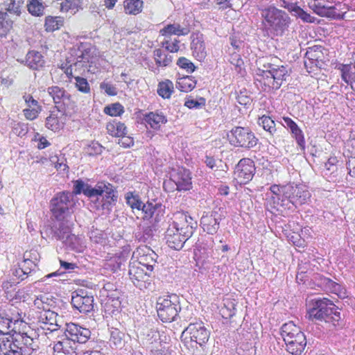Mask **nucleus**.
I'll return each instance as SVG.
<instances>
[{
    "mask_svg": "<svg viewBox=\"0 0 355 355\" xmlns=\"http://www.w3.org/2000/svg\"><path fill=\"white\" fill-rule=\"evenodd\" d=\"M338 309V308L328 298L317 297L309 302L308 313L311 319L324 320L336 327L339 325L341 318Z\"/></svg>",
    "mask_w": 355,
    "mask_h": 355,
    "instance_id": "1",
    "label": "nucleus"
},
{
    "mask_svg": "<svg viewBox=\"0 0 355 355\" xmlns=\"http://www.w3.org/2000/svg\"><path fill=\"white\" fill-rule=\"evenodd\" d=\"M280 334L286 344V350L292 355H301L306 346V338L293 322L284 324Z\"/></svg>",
    "mask_w": 355,
    "mask_h": 355,
    "instance_id": "2",
    "label": "nucleus"
},
{
    "mask_svg": "<svg viewBox=\"0 0 355 355\" xmlns=\"http://www.w3.org/2000/svg\"><path fill=\"white\" fill-rule=\"evenodd\" d=\"M261 15L275 35L282 36L288 31L291 19L285 11L270 6L262 9Z\"/></svg>",
    "mask_w": 355,
    "mask_h": 355,
    "instance_id": "3",
    "label": "nucleus"
},
{
    "mask_svg": "<svg viewBox=\"0 0 355 355\" xmlns=\"http://www.w3.org/2000/svg\"><path fill=\"white\" fill-rule=\"evenodd\" d=\"M191 223V225L187 227L180 226L175 221L169 225L164 234L166 243L169 248L175 250H180L183 248L184 243L191 237L197 227L196 223Z\"/></svg>",
    "mask_w": 355,
    "mask_h": 355,
    "instance_id": "4",
    "label": "nucleus"
},
{
    "mask_svg": "<svg viewBox=\"0 0 355 355\" xmlns=\"http://www.w3.org/2000/svg\"><path fill=\"white\" fill-rule=\"evenodd\" d=\"M156 309L158 317L164 322H171L177 320L180 312V297L176 294L159 297Z\"/></svg>",
    "mask_w": 355,
    "mask_h": 355,
    "instance_id": "5",
    "label": "nucleus"
},
{
    "mask_svg": "<svg viewBox=\"0 0 355 355\" xmlns=\"http://www.w3.org/2000/svg\"><path fill=\"white\" fill-rule=\"evenodd\" d=\"M227 138L232 146L245 150L254 148L259 141V139L248 127H234L227 134Z\"/></svg>",
    "mask_w": 355,
    "mask_h": 355,
    "instance_id": "6",
    "label": "nucleus"
},
{
    "mask_svg": "<svg viewBox=\"0 0 355 355\" xmlns=\"http://www.w3.org/2000/svg\"><path fill=\"white\" fill-rule=\"evenodd\" d=\"M73 194L69 191L56 193L51 200V211L56 220L72 218Z\"/></svg>",
    "mask_w": 355,
    "mask_h": 355,
    "instance_id": "7",
    "label": "nucleus"
},
{
    "mask_svg": "<svg viewBox=\"0 0 355 355\" xmlns=\"http://www.w3.org/2000/svg\"><path fill=\"white\" fill-rule=\"evenodd\" d=\"M128 275L133 284L141 291H152L154 288L153 272L146 270L135 262L129 265Z\"/></svg>",
    "mask_w": 355,
    "mask_h": 355,
    "instance_id": "8",
    "label": "nucleus"
},
{
    "mask_svg": "<svg viewBox=\"0 0 355 355\" xmlns=\"http://www.w3.org/2000/svg\"><path fill=\"white\" fill-rule=\"evenodd\" d=\"M94 197L101 196V201L97 198L98 201L97 207L110 212L117 201L118 195L116 188L109 182L101 181L96 183Z\"/></svg>",
    "mask_w": 355,
    "mask_h": 355,
    "instance_id": "9",
    "label": "nucleus"
},
{
    "mask_svg": "<svg viewBox=\"0 0 355 355\" xmlns=\"http://www.w3.org/2000/svg\"><path fill=\"white\" fill-rule=\"evenodd\" d=\"M184 334H189L191 341L199 345L202 349L207 352V343L210 337V331L202 321L190 322L182 333V336Z\"/></svg>",
    "mask_w": 355,
    "mask_h": 355,
    "instance_id": "10",
    "label": "nucleus"
},
{
    "mask_svg": "<svg viewBox=\"0 0 355 355\" xmlns=\"http://www.w3.org/2000/svg\"><path fill=\"white\" fill-rule=\"evenodd\" d=\"M71 304L80 313L87 314L93 311L94 297L85 289H77L71 293Z\"/></svg>",
    "mask_w": 355,
    "mask_h": 355,
    "instance_id": "11",
    "label": "nucleus"
},
{
    "mask_svg": "<svg viewBox=\"0 0 355 355\" xmlns=\"http://www.w3.org/2000/svg\"><path fill=\"white\" fill-rule=\"evenodd\" d=\"M19 322V320H15L13 323L14 327L12 331H14V334L12 335V337L19 346H22L23 348L30 350L31 354L32 352L36 350L37 347L35 341L37 334L33 329H31L30 327L27 326L26 323L24 324L23 331L17 332L15 329Z\"/></svg>",
    "mask_w": 355,
    "mask_h": 355,
    "instance_id": "12",
    "label": "nucleus"
},
{
    "mask_svg": "<svg viewBox=\"0 0 355 355\" xmlns=\"http://www.w3.org/2000/svg\"><path fill=\"white\" fill-rule=\"evenodd\" d=\"M255 165L252 160L241 159L235 167L234 179L240 184H245L252 180L255 173Z\"/></svg>",
    "mask_w": 355,
    "mask_h": 355,
    "instance_id": "13",
    "label": "nucleus"
},
{
    "mask_svg": "<svg viewBox=\"0 0 355 355\" xmlns=\"http://www.w3.org/2000/svg\"><path fill=\"white\" fill-rule=\"evenodd\" d=\"M284 195L295 207L304 204L310 197L308 190L302 186L290 184L282 187Z\"/></svg>",
    "mask_w": 355,
    "mask_h": 355,
    "instance_id": "14",
    "label": "nucleus"
},
{
    "mask_svg": "<svg viewBox=\"0 0 355 355\" xmlns=\"http://www.w3.org/2000/svg\"><path fill=\"white\" fill-rule=\"evenodd\" d=\"M170 180L175 183L178 191H189L192 189L191 173L189 169L178 168L171 173Z\"/></svg>",
    "mask_w": 355,
    "mask_h": 355,
    "instance_id": "15",
    "label": "nucleus"
},
{
    "mask_svg": "<svg viewBox=\"0 0 355 355\" xmlns=\"http://www.w3.org/2000/svg\"><path fill=\"white\" fill-rule=\"evenodd\" d=\"M309 7L318 15L334 19L341 18V14L334 6H328L322 0H311Z\"/></svg>",
    "mask_w": 355,
    "mask_h": 355,
    "instance_id": "16",
    "label": "nucleus"
},
{
    "mask_svg": "<svg viewBox=\"0 0 355 355\" xmlns=\"http://www.w3.org/2000/svg\"><path fill=\"white\" fill-rule=\"evenodd\" d=\"M65 336L68 340L74 343H85L91 336V331L77 324L69 323L67 324Z\"/></svg>",
    "mask_w": 355,
    "mask_h": 355,
    "instance_id": "17",
    "label": "nucleus"
},
{
    "mask_svg": "<svg viewBox=\"0 0 355 355\" xmlns=\"http://www.w3.org/2000/svg\"><path fill=\"white\" fill-rule=\"evenodd\" d=\"M0 355H30V350L19 346L12 336L0 337Z\"/></svg>",
    "mask_w": 355,
    "mask_h": 355,
    "instance_id": "18",
    "label": "nucleus"
},
{
    "mask_svg": "<svg viewBox=\"0 0 355 355\" xmlns=\"http://www.w3.org/2000/svg\"><path fill=\"white\" fill-rule=\"evenodd\" d=\"M165 213V206L162 203L153 200L147 201L142 211L144 220H151V222L158 223L163 218Z\"/></svg>",
    "mask_w": 355,
    "mask_h": 355,
    "instance_id": "19",
    "label": "nucleus"
},
{
    "mask_svg": "<svg viewBox=\"0 0 355 355\" xmlns=\"http://www.w3.org/2000/svg\"><path fill=\"white\" fill-rule=\"evenodd\" d=\"M165 213V206L162 203L153 200L147 201L142 211L144 220H151V222L158 223L163 218Z\"/></svg>",
    "mask_w": 355,
    "mask_h": 355,
    "instance_id": "20",
    "label": "nucleus"
},
{
    "mask_svg": "<svg viewBox=\"0 0 355 355\" xmlns=\"http://www.w3.org/2000/svg\"><path fill=\"white\" fill-rule=\"evenodd\" d=\"M314 283L324 291L336 294L340 297H345V291L342 288L341 285L328 277L321 275H317L315 277Z\"/></svg>",
    "mask_w": 355,
    "mask_h": 355,
    "instance_id": "21",
    "label": "nucleus"
},
{
    "mask_svg": "<svg viewBox=\"0 0 355 355\" xmlns=\"http://www.w3.org/2000/svg\"><path fill=\"white\" fill-rule=\"evenodd\" d=\"M57 220L58 223L55 224L51 229L52 237L62 241L71 232L73 220V218H67Z\"/></svg>",
    "mask_w": 355,
    "mask_h": 355,
    "instance_id": "22",
    "label": "nucleus"
},
{
    "mask_svg": "<svg viewBox=\"0 0 355 355\" xmlns=\"http://www.w3.org/2000/svg\"><path fill=\"white\" fill-rule=\"evenodd\" d=\"M139 257L138 261L135 263L146 268L148 271L153 272L155 267L157 266V260L158 255L150 248L145 246L140 248Z\"/></svg>",
    "mask_w": 355,
    "mask_h": 355,
    "instance_id": "23",
    "label": "nucleus"
},
{
    "mask_svg": "<svg viewBox=\"0 0 355 355\" xmlns=\"http://www.w3.org/2000/svg\"><path fill=\"white\" fill-rule=\"evenodd\" d=\"M220 218L217 211L203 214L200 219V225L207 234L214 235L219 228Z\"/></svg>",
    "mask_w": 355,
    "mask_h": 355,
    "instance_id": "24",
    "label": "nucleus"
},
{
    "mask_svg": "<svg viewBox=\"0 0 355 355\" xmlns=\"http://www.w3.org/2000/svg\"><path fill=\"white\" fill-rule=\"evenodd\" d=\"M49 94L52 97L53 102L58 106V110L63 109V105H68L70 102L71 95L64 89L58 86L49 87L47 89Z\"/></svg>",
    "mask_w": 355,
    "mask_h": 355,
    "instance_id": "25",
    "label": "nucleus"
},
{
    "mask_svg": "<svg viewBox=\"0 0 355 355\" xmlns=\"http://www.w3.org/2000/svg\"><path fill=\"white\" fill-rule=\"evenodd\" d=\"M191 49L192 50L193 56L198 60H203L207 55L205 44L203 36L200 33H193L191 36Z\"/></svg>",
    "mask_w": 355,
    "mask_h": 355,
    "instance_id": "26",
    "label": "nucleus"
},
{
    "mask_svg": "<svg viewBox=\"0 0 355 355\" xmlns=\"http://www.w3.org/2000/svg\"><path fill=\"white\" fill-rule=\"evenodd\" d=\"M21 63L33 70H39L44 65L45 60L41 53L33 50L27 53Z\"/></svg>",
    "mask_w": 355,
    "mask_h": 355,
    "instance_id": "27",
    "label": "nucleus"
},
{
    "mask_svg": "<svg viewBox=\"0 0 355 355\" xmlns=\"http://www.w3.org/2000/svg\"><path fill=\"white\" fill-rule=\"evenodd\" d=\"M73 191L71 192V193L73 194V197L81 193H83L89 198L94 197V193L96 192L95 186L92 187L90 184L85 183L81 179H78L73 181Z\"/></svg>",
    "mask_w": 355,
    "mask_h": 355,
    "instance_id": "28",
    "label": "nucleus"
},
{
    "mask_svg": "<svg viewBox=\"0 0 355 355\" xmlns=\"http://www.w3.org/2000/svg\"><path fill=\"white\" fill-rule=\"evenodd\" d=\"M144 120L152 128L155 130L159 129L161 124H164L167 122V119L163 113L157 112H150L146 114L144 116Z\"/></svg>",
    "mask_w": 355,
    "mask_h": 355,
    "instance_id": "29",
    "label": "nucleus"
},
{
    "mask_svg": "<svg viewBox=\"0 0 355 355\" xmlns=\"http://www.w3.org/2000/svg\"><path fill=\"white\" fill-rule=\"evenodd\" d=\"M160 34L163 36H170L175 35L178 36L187 35L189 33V30L187 28H182L179 24H168L164 26L159 31Z\"/></svg>",
    "mask_w": 355,
    "mask_h": 355,
    "instance_id": "30",
    "label": "nucleus"
},
{
    "mask_svg": "<svg viewBox=\"0 0 355 355\" xmlns=\"http://www.w3.org/2000/svg\"><path fill=\"white\" fill-rule=\"evenodd\" d=\"M338 69L340 71L342 80L355 92V68L353 69L350 66H340Z\"/></svg>",
    "mask_w": 355,
    "mask_h": 355,
    "instance_id": "31",
    "label": "nucleus"
},
{
    "mask_svg": "<svg viewBox=\"0 0 355 355\" xmlns=\"http://www.w3.org/2000/svg\"><path fill=\"white\" fill-rule=\"evenodd\" d=\"M106 129L107 132L114 137H119L127 134V128L124 123L114 120L107 124Z\"/></svg>",
    "mask_w": 355,
    "mask_h": 355,
    "instance_id": "32",
    "label": "nucleus"
},
{
    "mask_svg": "<svg viewBox=\"0 0 355 355\" xmlns=\"http://www.w3.org/2000/svg\"><path fill=\"white\" fill-rule=\"evenodd\" d=\"M126 204L131 207L132 210L143 211L146 203L141 201L140 196L133 192H128L125 196Z\"/></svg>",
    "mask_w": 355,
    "mask_h": 355,
    "instance_id": "33",
    "label": "nucleus"
},
{
    "mask_svg": "<svg viewBox=\"0 0 355 355\" xmlns=\"http://www.w3.org/2000/svg\"><path fill=\"white\" fill-rule=\"evenodd\" d=\"M196 85V80L191 76H185L179 78L176 83V87L181 92H189L193 89Z\"/></svg>",
    "mask_w": 355,
    "mask_h": 355,
    "instance_id": "34",
    "label": "nucleus"
},
{
    "mask_svg": "<svg viewBox=\"0 0 355 355\" xmlns=\"http://www.w3.org/2000/svg\"><path fill=\"white\" fill-rule=\"evenodd\" d=\"M13 20L7 12L0 11V37H6L12 28Z\"/></svg>",
    "mask_w": 355,
    "mask_h": 355,
    "instance_id": "35",
    "label": "nucleus"
},
{
    "mask_svg": "<svg viewBox=\"0 0 355 355\" xmlns=\"http://www.w3.org/2000/svg\"><path fill=\"white\" fill-rule=\"evenodd\" d=\"M272 78L275 80V84H273V89H278L284 80H286V76H287V71L286 68L283 66L278 68L272 67L270 66Z\"/></svg>",
    "mask_w": 355,
    "mask_h": 355,
    "instance_id": "36",
    "label": "nucleus"
},
{
    "mask_svg": "<svg viewBox=\"0 0 355 355\" xmlns=\"http://www.w3.org/2000/svg\"><path fill=\"white\" fill-rule=\"evenodd\" d=\"M155 62L158 67H168L173 62V56L166 54L160 49H157L153 52Z\"/></svg>",
    "mask_w": 355,
    "mask_h": 355,
    "instance_id": "37",
    "label": "nucleus"
},
{
    "mask_svg": "<svg viewBox=\"0 0 355 355\" xmlns=\"http://www.w3.org/2000/svg\"><path fill=\"white\" fill-rule=\"evenodd\" d=\"M62 242L69 250L78 252L80 251L82 249L80 238L73 234H71V232Z\"/></svg>",
    "mask_w": 355,
    "mask_h": 355,
    "instance_id": "38",
    "label": "nucleus"
},
{
    "mask_svg": "<svg viewBox=\"0 0 355 355\" xmlns=\"http://www.w3.org/2000/svg\"><path fill=\"white\" fill-rule=\"evenodd\" d=\"M46 6L41 0H28L27 3L28 11L33 16L40 17L44 14Z\"/></svg>",
    "mask_w": 355,
    "mask_h": 355,
    "instance_id": "39",
    "label": "nucleus"
},
{
    "mask_svg": "<svg viewBox=\"0 0 355 355\" xmlns=\"http://www.w3.org/2000/svg\"><path fill=\"white\" fill-rule=\"evenodd\" d=\"M257 76L259 77V78H257V80L261 83L264 86L268 87L269 89H273L275 80L272 78L270 69L266 70L258 69L257 71Z\"/></svg>",
    "mask_w": 355,
    "mask_h": 355,
    "instance_id": "40",
    "label": "nucleus"
},
{
    "mask_svg": "<svg viewBox=\"0 0 355 355\" xmlns=\"http://www.w3.org/2000/svg\"><path fill=\"white\" fill-rule=\"evenodd\" d=\"M64 19L61 17L47 16L45 18L44 28L47 32H53L63 26Z\"/></svg>",
    "mask_w": 355,
    "mask_h": 355,
    "instance_id": "41",
    "label": "nucleus"
},
{
    "mask_svg": "<svg viewBox=\"0 0 355 355\" xmlns=\"http://www.w3.org/2000/svg\"><path fill=\"white\" fill-rule=\"evenodd\" d=\"M144 2L141 0H127L124 2L125 13L137 15L142 11Z\"/></svg>",
    "mask_w": 355,
    "mask_h": 355,
    "instance_id": "42",
    "label": "nucleus"
},
{
    "mask_svg": "<svg viewBox=\"0 0 355 355\" xmlns=\"http://www.w3.org/2000/svg\"><path fill=\"white\" fill-rule=\"evenodd\" d=\"M173 83L169 80L161 82L158 85L157 93L164 98H169L173 92Z\"/></svg>",
    "mask_w": 355,
    "mask_h": 355,
    "instance_id": "43",
    "label": "nucleus"
},
{
    "mask_svg": "<svg viewBox=\"0 0 355 355\" xmlns=\"http://www.w3.org/2000/svg\"><path fill=\"white\" fill-rule=\"evenodd\" d=\"M258 124L261 126L266 131L268 132L270 135H273L276 132L275 123L268 116L263 115L259 118Z\"/></svg>",
    "mask_w": 355,
    "mask_h": 355,
    "instance_id": "44",
    "label": "nucleus"
},
{
    "mask_svg": "<svg viewBox=\"0 0 355 355\" xmlns=\"http://www.w3.org/2000/svg\"><path fill=\"white\" fill-rule=\"evenodd\" d=\"M12 324V319L7 317L4 313L0 312V337H4L3 336L9 334L10 329H13Z\"/></svg>",
    "mask_w": 355,
    "mask_h": 355,
    "instance_id": "45",
    "label": "nucleus"
},
{
    "mask_svg": "<svg viewBox=\"0 0 355 355\" xmlns=\"http://www.w3.org/2000/svg\"><path fill=\"white\" fill-rule=\"evenodd\" d=\"M322 47L319 45L309 47L305 53V58L313 63L314 61L316 62L321 59L322 55Z\"/></svg>",
    "mask_w": 355,
    "mask_h": 355,
    "instance_id": "46",
    "label": "nucleus"
},
{
    "mask_svg": "<svg viewBox=\"0 0 355 355\" xmlns=\"http://www.w3.org/2000/svg\"><path fill=\"white\" fill-rule=\"evenodd\" d=\"M88 58L85 57L83 53H81V55L78 56L77 60L67 67L65 73L68 77L72 76L73 68L74 71H76L78 68L83 67L85 63L88 62Z\"/></svg>",
    "mask_w": 355,
    "mask_h": 355,
    "instance_id": "47",
    "label": "nucleus"
},
{
    "mask_svg": "<svg viewBox=\"0 0 355 355\" xmlns=\"http://www.w3.org/2000/svg\"><path fill=\"white\" fill-rule=\"evenodd\" d=\"M24 1L21 0H10V2L6 5V10L10 14H15L16 16L21 15V9Z\"/></svg>",
    "mask_w": 355,
    "mask_h": 355,
    "instance_id": "48",
    "label": "nucleus"
},
{
    "mask_svg": "<svg viewBox=\"0 0 355 355\" xmlns=\"http://www.w3.org/2000/svg\"><path fill=\"white\" fill-rule=\"evenodd\" d=\"M104 112L112 116H120L124 112L123 106L119 103H114L105 107Z\"/></svg>",
    "mask_w": 355,
    "mask_h": 355,
    "instance_id": "49",
    "label": "nucleus"
},
{
    "mask_svg": "<svg viewBox=\"0 0 355 355\" xmlns=\"http://www.w3.org/2000/svg\"><path fill=\"white\" fill-rule=\"evenodd\" d=\"M60 126L57 114L51 112L46 119V127L49 130L56 132L60 129Z\"/></svg>",
    "mask_w": 355,
    "mask_h": 355,
    "instance_id": "50",
    "label": "nucleus"
},
{
    "mask_svg": "<svg viewBox=\"0 0 355 355\" xmlns=\"http://www.w3.org/2000/svg\"><path fill=\"white\" fill-rule=\"evenodd\" d=\"M162 336V335L158 330L156 329H150L148 331L146 339L152 345H156L157 344H159L160 346H162V343L163 342Z\"/></svg>",
    "mask_w": 355,
    "mask_h": 355,
    "instance_id": "51",
    "label": "nucleus"
},
{
    "mask_svg": "<svg viewBox=\"0 0 355 355\" xmlns=\"http://www.w3.org/2000/svg\"><path fill=\"white\" fill-rule=\"evenodd\" d=\"M290 130H291L293 137H294L295 139L296 142L298 144V146L302 150H304L305 140H304V134H303L302 130L299 128V126L297 125H295Z\"/></svg>",
    "mask_w": 355,
    "mask_h": 355,
    "instance_id": "52",
    "label": "nucleus"
},
{
    "mask_svg": "<svg viewBox=\"0 0 355 355\" xmlns=\"http://www.w3.org/2000/svg\"><path fill=\"white\" fill-rule=\"evenodd\" d=\"M292 15L300 18L304 22L313 23L315 21L314 17L311 16L310 14L305 12L299 6H297Z\"/></svg>",
    "mask_w": 355,
    "mask_h": 355,
    "instance_id": "53",
    "label": "nucleus"
},
{
    "mask_svg": "<svg viewBox=\"0 0 355 355\" xmlns=\"http://www.w3.org/2000/svg\"><path fill=\"white\" fill-rule=\"evenodd\" d=\"M247 89H243L240 91L236 96L237 101L241 105L245 107L250 105L252 102V98L248 94Z\"/></svg>",
    "mask_w": 355,
    "mask_h": 355,
    "instance_id": "54",
    "label": "nucleus"
},
{
    "mask_svg": "<svg viewBox=\"0 0 355 355\" xmlns=\"http://www.w3.org/2000/svg\"><path fill=\"white\" fill-rule=\"evenodd\" d=\"M177 65L181 69L186 70L188 73H192L195 71L196 67L194 64L189 59L181 57L177 61Z\"/></svg>",
    "mask_w": 355,
    "mask_h": 355,
    "instance_id": "55",
    "label": "nucleus"
},
{
    "mask_svg": "<svg viewBox=\"0 0 355 355\" xmlns=\"http://www.w3.org/2000/svg\"><path fill=\"white\" fill-rule=\"evenodd\" d=\"M76 80V87L78 91L87 94L90 92V87L87 79L78 76H74Z\"/></svg>",
    "mask_w": 355,
    "mask_h": 355,
    "instance_id": "56",
    "label": "nucleus"
},
{
    "mask_svg": "<svg viewBox=\"0 0 355 355\" xmlns=\"http://www.w3.org/2000/svg\"><path fill=\"white\" fill-rule=\"evenodd\" d=\"M184 105L189 109H200L205 105V99L202 97L198 100L187 99Z\"/></svg>",
    "mask_w": 355,
    "mask_h": 355,
    "instance_id": "57",
    "label": "nucleus"
},
{
    "mask_svg": "<svg viewBox=\"0 0 355 355\" xmlns=\"http://www.w3.org/2000/svg\"><path fill=\"white\" fill-rule=\"evenodd\" d=\"M40 111L41 107H28L24 109L23 112L26 119L32 121L37 117Z\"/></svg>",
    "mask_w": 355,
    "mask_h": 355,
    "instance_id": "58",
    "label": "nucleus"
},
{
    "mask_svg": "<svg viewBox=\"0 0 355 355\" xmlns=\"http://www.w3.org/2000/svg\"><path fill=\"white\" fill-rule=\"evenodd\" d=\"M123 336V334L118 329H115L112 330L110 333V341H112L116 347H118L121 345Z\"/></svg>",
    "mask_w": 355,
    "mask_h": 355,
    "instance_id": "59",
    "label": "nucleus"
},
{
    "mask_svg": "<svg viewBox=\"0 0 355 355\" xmlns=\"http://www.w3.org/2000/svg\"><path fill=\"white\" fill-rule=\"evenodd\" d=\"M100 88L104 90L105 92L109 96H116L117 94V89L113 85L107 83L103 82L100 85Z\"/></svg>",
    "mask_w": 355,
    "mask_h": 355,
    "instance_id": "60",
    "label": "nucleus"
},
{
    "mask_svg": "<svg viewBox=\"0 0 355 355\" xmlns=\"http://www.w3.org/2000/svg\"><path fill=\"white\" fill-rule=\"evenodd\" d=\"M277 3L278 6L287 9L291 14L297 6L296 3L291 2L288 0H277Z\"/></svg>",
    "mask_w": 355,
    "mask_h": 355,
    "instance_id": "61",
    "label": "nucleus"
},
{
    "mask_svg": "<svg viewBox=\"0 0 355 355\" xmlns=\"http://www.w3.org/2000/svg\"><path fill=\"white\" fill-rule=\"evenodd\" d=\"M103 147L98 142H92L88 147L87 153L89 155H100Z\"/></svg>",
    "mask_w": 355,
    "mask_h": 355,
    "instance_id": "62",
    "label": "nucleus"
},
{
    "mask_svg": "<svg viewBox=\"0 0 355 355\" xmlns=\"http://www.w3.org/2000/svg\"><path fill=\"white\" fill-rule=\"evenodd\" d=\"M121 139H119L118 144L124 148H130L134 145L133 138L129 136H121Z\"/></svg>",
    "mask_w": 355,
    "mask_h": 355,
    "instance_id": "63",
    "label": "nucleus"
},
{
    "mask_svg": "<svg viewBox=\"0 0 355 355\" xmlns=\"http://www.w3.org/2000/svg\"><path fill=\"white\" fill-rule=\"evenodd\" d=\"M230 306L231 307H227L225 306L224 308H222L221 312L223 318H231L236 314L234 304L231 303Z\"/></svg>",
    "mask_w": 355,
    "mask_h": 355,
    "instance_id": "64",
    "label": "nucleus"
}]
</instances>
